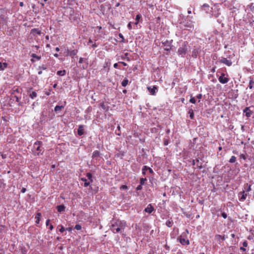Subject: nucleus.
<instances>
[{
	"label": "nucleus",
	"mask_w": 254,
	"mask_h": 254,
	"mask_svg": "<svg viewBox=\"0 0 254 254\" xmlns=\"http://www.w3.org/2000/svg\"><path fill=\"white\" fill-rule=\"evenodd\" d=\"M126 226L127 223L125 220L115 219L112 221L110 229L114 233H117L124 230Z\"/></svg>",
	"instance_id": "1"
},
{
	"label": "nucleus",
	"mask_w": 254,
	"mask_h": 254,
	"mask_svg": "<svg viewBox=\"0 0 254 254\" xmlns=\"http://www.w3.org/2000/svg\"><path fill=\"white\" fill-rule=\"evenodd\" d=\"M42 144V142L41 141H36L33 147L35 149L36 151H37L35 153V155L37 156H39L42 155L43 153V149L41 148V145Z\"/></svg>",
	"instance_id": "2"
},
{
	"label": "nucleus",
	"mask_w": 254,
	"mask_h": 254,
	"mask_svg": "<svg viewBox=\"0 0 254 254\" xmlns=\"http://www.w3.org/2000/svg\"><path fill=\"white\" fill-rule=\"evenodd\" d=\"M187 47L185 45L184 46L180 47L178 49L177 53L179 56H180L181 57H185L187 54Z\"/></svg>",
	"instance_id": "3"
},
{
	"label": "nucleus",
	"mask_w": 254,
	"mask_h": 254,
	"mask_svg": "<svg viewBox=\"0 0 254 254\" xmlns=\"http://www.w3.org/2000/svg\"><path fill=\"white\" fill-rule=\"evenodd\" d=\"M79 64H83L81 68L86 69L87 68L88 66V59L86 58H80L79 60Z\"/></svg>",
	"instance_id": "4"
},
{
	"label": "nucleus",
	"mask_w": 254,
	"mask_h": 254,
	"mask_svg": "<svg viewBox=\"0 0 254 254\" xmlns=\"http://www.w3.org/2000/svg\"><path fill=\"white\" fill-rule=\"evenodd\" d=\"M226 74L224 73H221V75L218 78L219 81L222 84L227 83L229 79L228 77H225ZM228 76V75H227Z\"/></svg>",
	"instance_id": "5"
},
{
	"label": "nucleus",
	"mask_w": 254,
	"mask_h": 254,
	"mask_svg": "<svg viewBox=\"0 0 254 254\" xmlns=\"http://www.w3.org/2000/svg\"><path fill=\"white\" fill-rule=\"evenodd\" d=\"M162 44L164 47V50L166 51H170L171 50L172 43L171 41L166 40L164 42H163Z\"/></svg>",
	"instance_id": "6"
},
{
	"label": "nucleus",
	"mask_w": 254,
	"mask_h": 254,
	"mask_svg": "<svg viewBox=\"0 0 254 254\" xmlns=\"http://www.w3.org/2000/svg\"><path fill=\"white\" fill-rule=\"evenodd\" d=\"M220 62L229 66H231L232 64V63L230 60H229L225 58H222L220 60Z\"/></svg>",
	"instance_id": "7"
},
{
	"label": "nucleus",
	"mask_w": 254,
	"mask_h": 254,
	"mask_svg": "<svg viewBox=\"0 0 254 254\" xmlns=\"http://www.w3.org/2000/svg\"><path fill=\"white\" fill-rule=\"evenodd\" d=\"M248 193L246 192L245 191H243L241 192H240L239 193V196L240 197V200L241 201H244L247 196Z\"/></svg>",
	"instance_id": "8"
},
{
	"label": "nucleus",
	"mask_w": 254,
	"mask_h": 254,
	"mask_svg": "<svg viewBox=\"0 0 254 254\" xmlns=\"http://www.w3.org/2000/svg\"><path fill=\"white\" fill-rule=\"evenodd\" d=\"M178 240L179 242L183 245H188L190 244V241L188 239H186L185 238H182V236H180Z\"/></svg>",
	"instance_id": "9"
},
{
	"label": "nucleus",
	"mask_w": 254,
	"mask_h": 254,
	"mask_svg": "<svg viewBox=\"0 0 254 254\" xmlns=\"http://www.w3.org/2000/svg\"><path fill=\"white\" fill-rule=\"evenodd\" d=\"M147 89L149 91L151 95H154L156 93L157 87L156 86H153L152 87L149 86L147 87Z\"/></svg>",
	"instance_id": "10"
},
{
	"label": "nucleus",
	"mask_w": 254,
	"mask_h": 254,
	"mask_svg": "<svg viewBox=\"0 0 254 254\" xmlns=\"http://www.w3.org/2000/svg\"><path fill=\"white\" fill-rule=\"evenodd\" d=\"M154 210V208H153L151 204H149L147 205V207H146L144 209V211L149 214L151 213Z\"/></svg>",
	"instance_id": "11"
},
{
	"label": "nucleus",
	"mask_w": 254,
	"mask_h": 254,
	"mask_svg": "<svg viewBox=\"0 0 254 254\" xmlns=\"http://www.w3.org/2000/svg\"><path fill=\"white\" fill-rule=\"evenodd\" d=\"M77 53H78L77 50H73L72 51L68 50L67 52L66 56H69L72 58H73L74 56L77 55Z\"/></svg>",
	"instance_id": "12"
},
{
	"label": "nucleus",
	"mask_w": 254,
	"mask_h": 254,
	"mask_svg": "<svg viewBox=\"0 0 254 254\" xmlns=\"http://www.w3.org/2000/svg\"><path fill=\"white\" fill-rule=\"evenodd\" d=\"M146 170H148L150 174H153V171L152 170V169L151 168H150L149 167H147V166H143V168L142 169V174L145 175V171Z\"/></svg>",
	"instance_id": "13"
},
{
	"label": "nucleus",
	"mask_w": 254,
	"mask_h": 254,
	"mask_svg": "<svg viewBox=\"0 0 254 254\" xmlns=\"http://www.w3.org/2000/svg\"><path fill=\"white\" fill-rule=\"evenodd\" d=\"M244 113H245L247 117L249 118L251 116L252 112L250 110V107H246L244 110Z\"/></svg>",
	"instance_id": "14"
},
{
	"label": "nucleus",
	"mask_w": 254,
	"mask_h": 254,
	"mask_svg": "<svg viewBox=\"0 0 254 254\" xmlns=\"http://www.w3.org/2000/svg\"><path fill=\"white\" fill-rule=\"evenodd\" d=\"M83 126L80 125L77 129V133L79 135L81 136L84 134Z\"/></svg>",
	"instance_id": "15"
},
{
	"label": "nucleus",
	"mask_w": 254,
	"mask_h": 254,
	"mask_svg": "<svg viewBox=\"0 0 254 254\" xmlns=\"http://www.w3.org/2000/svg\"><path fill=\"white\" fill-rule=\"evenodd\" d=\"M31 33L34 35L35 34L41 35V31L38 28H34L31 30Z\"/></svg>",
	"instance_id": "16"
},
{
	"label": "nucleus",
	"mask_w": 254,
	"mask_h": 254,
	"mask_svg": "<svg viewBox=\"0 0 254 254\" xmlns=\"http://www.w3.org/2000/svg\"><path fill=\"white\" fill-rule=\"evenodd\" d=\"M65 206L64 205H60L57 206V209L59 212H62L65 210Z\"/></svg>",
	"instance_id": "17"
},
{
	"label": "nucleus",
	"mask_w": 254,
	"mask_h": 254,
	"mask_svg": "<svg viewBox=\"0 0 254 254\" xmlns=\"http://www.w3.org/2000/svg\"><path fill=\"white\" fill-rule=\"evenodd\" d=\"M8 64L6 63H1L0 62V70H3L5 68L7 67Z\"/></svg>",
	"instance_id": "18"
},
{
	"label": "nucleus",
	"mask_w": 254,
	"mask_h": 254,
	"mask_svg": "<svg viewBox=\"0 0 254 254\" xmlns=\"http://www.w3.org/2000/svg\"><path fill=\"white\" fill-rule=\"evenodd\" d=\"M100 107L106 112L108 111L109 109V106L105 105L104 103H101Z\"/></svg>",
	"instance_id": "19"
},
{
	"label": "nucleus",
	"mask_w": 254,
	"mask_h": 254,
	"mask_svg": "<svg viewBox=\"0 0 254 254\" xmlns=\"http://www.w3.org/2000/svg\"><path fill=\"white\" fill-rule=\"evenodd\" d=\"M100 154L99 151L98 150H95L93 152V153L92 154V158H98L100 156Z\"/></svg>",
	"instance_id": "20"
},
{
	"label": "nucleus",
	"mask_w": 254,
	"mask_h": 254,
	"mask_svg": "<svg viewBox=\"0 0 254 254\" xmlns=\"http://www.w3.org/2000/svg\"><path fill=\"white\" fill-rule=\"evenodd\" d=\"M41 216V213L39 212V213H37V214L35 216V218L36 219V224H39Z\"/></svg>",
	"instance_id": "21"
},
{
	"label": "nucleus",
	"mask_w": 254,
	"mask_h": 254,
	"mask_svg": "<svg viewBox=\"0 0 254 254\" xmlns=\"http://www.w3.org/2000/svg\"><path fill=\"white\" fill-rule=\"evenodd\" d=\"M6 21V18L3 14L0 15V23H4Z\"/></svg>",
	"instance_id": "22"
},
{
	"label": "nucleus",
	"mask_w": 254,
	"mask_h": 254,
	"mask_svg": "<svg viewBox=\"0 0 254 254\" xmlns=\"http://www.w3.org/2000/svg\"><path fill=\"white\" fill-rule=\"evenodd\" d=\"M245 191H246L247 192H249L251 190V185H249L248 184H246L245 185Z\"/></svg>",
	"instance_id": "23"
},
{
	"label": "nucleus",
	"mask_w": 254,
	"mask_h": 254,
	"mask_svg": "<svg viewBox=\"0 0 254 254\" xmlns=\"http://www.w3.org/2000/svg\"><path fill=\"white\" fill-rule=\"evenodd\" d=\"M83 182H84V186L87 187L90 185V182H88L87 179L85 178H81V179Z\"/></svg>",
	"instance_id": "24"
},
{
	"label": "nucleus",
	"mask_w": 254,
	"mask_h": 254,
	"mask_svg": "<svg viewBox=\"0 0 254 254\" xmlns=\"http://www.w3.org/2000/svg\"><path fill=\"white\" fill-rule=\"evenodd\" d=\"M64 106H59L57 105L54 109V110L55 112H59L62 109L64 108Z\"/></svg>",
	"instance_id": "25"
},
{
	"label": "nucleus",
	"mask_w": 254,
	"mask_h": 254,
	"mask_svg": "<svg viewBox=\"0 0 254 254\" xmlns=\"http://www.w3.org/2000/svg\"><path fill=\"white\" fill-rule=\"evenodd\" d=\"M57 74L60 76H64L65 74V70H59L57 71Z\"/></svg>",
	"instance_id": "26"
},
{
	"label": "nucleus",
	"mask_w": 254,
	"mask_h": 254,
	"mask_svg": "<svg viewBox=\"0 0 254 254\" xmlns=\"http://www.w3.org/2000/svg\"><path fill=\"white\" fill-rule=\"evenodd\" d=\"M37 96V93L35 91H33L31 93L29 94V96L31 98L34 99Z\"/></svg>",
	"instance_id": "27"
},
{
	"label": "nucleus",
	"mask_w": 254,
	"mask_h": 254,
	"mask_svg": "<svg viewBox=\"0 0 254 254\" xmlns=\"http://www.w3.org/2000/svg\"><path fill=\"white\" fill-rule=\"evenodd\" d=\"M86 177L88 178V179L90 180L91 182H93L92 180V175L90 173H87L86 174Z\"/></svg>",
	"instance_id": "28"
},
{
	"label": "nucleus",
	"mask_w": 254,
	"mask_h": 254,
	"mask_svg": "<svg viewBox=\"0 0 254 254\" xmlns=\"http://www.w3.org/2000/svg\"><path fill=\"white\" fill-rule=\"evenodd\" d=\"M58 228H59V231L61 233H63L65 231V229H64V227L62 225H59L58 226Z\"/></svg>",
	"instance_id": "29"
},
{
	"label": "nucleus",
	"mask_w": 254,
	"mask_h": 254,
	"mask_svg": "<svg viewBox=\"0 0 254 254\" xmlns=\"http://www.w3.org/2000/svg\"><path fill=\"white\" fill-rule=\"evenodd\" d=\"M128 79H124V80L122 82V85L123 87H126L127 85V84H128Z\"/></svg>",
	"instance_id": "30"
},
{
	"label": "nucleus",
	"mask_w": 254,
	"mask_h": 254,
	"mask_svg": "<svg viewBox=\"0 0 254 254\" xmlns=\"http://www.w3.org/2000/svg\"><path fill=\"white\" fill-rule=\"evenodd\" d=\"M236 160V157L234 156H231V157L229 161L230 163H233L235 162Z\"/></svg>",
	"instance_id": "31"
},
{
	"label": "nucleus",
	"mask_w": 254,
	"mask_h": 254,
	"mask_svg": "<svg viewBox=\"0 0 254 254\" xmlns=\"http://www.w3.org/2000/svg\"><path fill=\"white\" fill-rule=\"evenodd\" d=\"M189 114H190V117L191 119H192L194 117V113L192 110H190L189 111Z\"/></svg>",
	"instance_id": "32"
},
{
	"label": "nucleus",
	"mask_w": 254,
	"mask_h": 254,
	"mask_svg": "<svg viewBox=\"0 0 254 254\" xmlns=\"http://www.w3.org/2000/svg\"><path fill=\"white\" fill-rule=\"evenodd\" d=\"M254 84V81L253 80H250L249 84V87L250 89H252L253 88V85Z\"/></svg>",
	"instance_id": "33"
},
{
	"label": "nucleus",
	"mask_w": 254,
	"mask_h": 254,
	"mask_svg": "<svg viewBox=\"0 0 254 254\" xmlns=\"http://www.w3.org/2000/svg\"><path fill=\"white\" fill-rule=\"evenodd\" d=\"M31 57L33 58H35L37 60H40L41 59V57L40 56H37L36 54H32L31 55Z\"/></svg>",
	"instance_id": "34"
},
{
	"label": "nucleus",
	"mask_w": 254,
	"mask_h": 254,
	"mask_svg": "<svg viewBox=\"0 0 254 254\" xmlns=\"http://www.w3.org/2000/svg\"><path fill=\"white\" fill-rule=\"evenodd\" d=\"M140 18H141V16L140 14H137L136 16V18H135L136 22L135 23V24L137 25L138 24L139 20L140 19Z\"/></svg>",
	"instance_id": "35"
},
{
	"label": "nucleus",
	"mask_w": 254,
	"mask_h": 254,
	"mask_svg": "<svg viewBox=\"0 0 254 254\" xmlns=\"http://www.w3.org/2000/svg\"><path fill=\"white\" fill-rule=\"evenodd\" d=\"M146 178H141L140 179V184L141 185H143L144 184V183L146 181Z\"/></svg>",
	"instance_id": "36"
},
{
	"label": "nucleus",
	"mask_w": 254,
	"mask_h": 254,
	"mask_svg": "<svg viewBox=\"0 0 254 254\" xmlns=\"http://www.w3.org/2000/svg\"><path fill=\"white\" fill-rule=\"evenodd\" d=\"M166 225L169 227H171L173 225V222L172 221H167L166 223Z\"/></svg>",
	"instance_id": "37"
},
{
	"label": "nucleus",
	"mask_w": 254,
	"mask_h": 254,
	"mask_svg": "<svg viewBox=\"0 0 254 254\" xmlns=\"http://www.w3.org/2000/svg\"><path fill=\"white\" fill-rule=\"evenodd\" d=\"M216 237L217 238L218 240H219L220 239H221L222 240H225L224 236H222L220 235H216Z\"/></svg>",
	"instance_id": "38"
},
{
	"label": "nucleus",
	"mask_w": 254,
	"mask_h": 254,
	"mask_svg": "<svg viewBox=\"0 0 254 254\" xmlns=\"http://www.w3.org/2000/svg\"><path fill=\"white\" fill-rule=\"evenodd\" d=\"M127 56H128V53H126L125 54L124 56L122 57V59L123 60L127 59V61H130L129 58L128 57H127Z\"/></svg>",
	"instance_id": "39"
},
{
	"label": "nucleus",
	"mask_w": 254,
	"mask_h": 254,
	"mask_svg": "<svg viewBox=\"0 0 254 254\" xmlns=\"http://www.w3.org/2000/svg\"><path fill=\"white\" fill-rule=\"evenodd\" d=\"M74 228L77 230H80L81 229V226L79 224H76L75 225Z\"/></svg>",
	"instance_id": "40"
},
{
	"label": "nucleus",
	"mask_w": 254,
	"mask_h": 254,
	"mask_svg": "<svg viewBox=\"0 0 254 254\" xmlns=\"http://www.w3.org/2000/svg\"><path fill=\"white\" fill-rule=\"evenodd\" d=\"M190 102L192 104H195L196 103V100L194 98V97H191L190 100Z\"/></svg>",
	"instance_id": "41"
},
{
	"label": "nucleus",
	"mask_w": 254,
	"mask_h": 254,
	"mask_svg": "<svg viewBox=\"0 0 254 254\" xmlns=\"http://www.w3.org/2000/svg\"><path fill=\"white\" fill-rule=\"evenodd\" d=\"M121 190H127V185H122L120 187Z\"/></svg>",
	"instance_id": "42"
},
{
	"label": "nucleus",
	"mask_w": 254,
	"mask_h": 254,
	"mask_svg": "<svg viewBox=\"0 0 254 254\" xmlns=\"http://www.w3.org/2000/svg\"><path fill=\"white\" fill-rule=\"evenodd\" d=\"M119 36L120 37V38H121L122 39L121 42H124L125 38H124V37L123 36V35L121 33H119Z\"/></svg>",
	"instance_id": "43"
},
{
	"label": "nucleus",
	"mask_w": 254,
	"mask_h": 254,
	"mask_svg": "<svg viewBox=\"0 0 254 254\" xmlns=\"http://www.w3.org/2000/svg\"><path fill=\"white\" fill-rule=\"evenodd\" d=\"M240 158L241 159H244V160H246V156H245L244 154H241L240 155Z\"/></svg>",
	"instance_id": "44"
},
{
	"label": "nucleus",
	"mask_w": 254,
	"mask_h": 254,
	"mask_svg": "<svg viewBox=\"0 0 254 254\" xmlns=\"http://www.w3.org/2000/svg\"><path fill=\"white\" fill-rule=\"evenodd\" d=\"M39 68L40 69H43V70H46V69H47V67H45V66L44 64H43V65H42L41 66H40L39 67Z\"/></svg>",
	"instance_id": "45"
},
{
	"label": "nucleus",
	"mask_w": 254,
	"mask_h": 254,
	"mask_svg": "<svg viewBox=\"0 0 254 254\" xmlns=\"http://www.w3.org/2000/svg\"><path fill=\"white\" fill-rule=\"evenodd\" d=\"M243 247H247L248 246V242L247 241H245L243 243Z\"/></svg>",
	"instance_id": "46"
},
{
	"label": "nucleus",
	"mask_w": 254,
	"mask_h": 254,
	"mask_svg": "<svg viewBox=\"0 0 254 254\" xmlns=\"http://www.w3.org/2000/svg\"><path fill=\"white\" fill-rule=\"evenodd\" d=\"M142 185H141L140 184L139 185H138L137 188H136V190H142Z\"/></svg>",
	"instance_id": "47"
},
{
	"label": "nucleus",
	"mask_w": 254,
	"mask_h": 254,
	"mask_svg": "<svg viewBox=\"0 0 254 254\" xmlns=\"http://www.w3.org/2000/svg\"><path fill=\"white\" fill-rule=\"evenodd\" d=\"M221 215L224 218V219H226L227 217V214L225 213V212H223L222 214H221Z\"/></svg>",
	"instance_id": "48"
},
{
	"label": "nucleus",
	"mask_w": 254,
	"mask_h": 254,
	"mask_svg": "<svg viewBox=\"0 0 254 254\" xmlns=\"http://www.w3.org/2000/svg\"><path fill=\"white\" fill-rule=\"evenodd\" d=\"M127 27L129 29H132V25H131V22H129L127 25Z\"/></svg>",
	"instance_id": "49"
},
{
	"label": "nucleus",
	"mask_w": 254,
	"mask_h": 254,
	"mask_svg": "<svg viewBox=\"0 0 254 254\" xmlns=\"http://www.w3.org/2000/svg\"><path fill=\"white\" fill-rule=\"evenodd\" d=\"M202 7H203L209 8V5L208 4H207V3H204L202 5Z\"/></svg>",
	"instance_id": "50"
},
{
	"label": "nucleus",
	"mask_w": 254,
	"mask_h": 254,
	"mask_svg": "<svg viewBox=\"0 0 254 254\" xmlns=\"http://www.w3.org/2000/svg\"><path fill=\"white\" fill-rule=\"evenodd\" d=\"M14 97L15 98L16 102H19L20 99L18 97H17V96H14Z\"/></svg>",
	"instance_id": "51"
},
{
	"label": "nucleus",
	"mask_w": 254,
	"mask_h": 254,
	"mask_svg": "<svg viewBox=\"0 0 254 254\" xmlns=\"http://www.w3.org/2000/svg\"><path fill=\"white\" fill-rule=\"evenodd\" d=\"M240 250L243 252H245L246 251V249L243 247H240Z\"/></svg>",
	"instance_id": "52"
},
{
	"label": "nucleus",
	"mask_w": 254,
	"mask_h": 254,
	"mask_svg": "<svg viewBox=\"0 0 254 254\" xmlns=\"http://www.w3.org/2000/svg\"><path fill=\"white\" fill-rule=\"evenodd\" d=\"M196 98L200 99L202 98V94H198L197 96H196Z\"/></svg>",
	"instance_id": "53"
},
{
	"label": "nucleus",
	"mask_w": 254,
	"mask_h": 254,
	"mask_svg": "<svg viewBox=\"0 0 254 254\" xmlns=\"http://www.w3.org/2000/svg\"><path fill=\"white\" fill-rule=\"evenodd\" d=\"M50 222V219H47L46 220V225L47 226L49 225Z\"/></svg>",
	"instance_id": "54"
},
{
	"label": "nucleus",
	"mask_w": 254,
	"mask_h": 254,
	"mask_svg": "<svg viewBox=\"0 0 254 254\" xmlns=\"http://www.w3.org/2000/svg\"><path fill=\"white\" fill-rule=\"evenodd\" d=\"M26 190V189L25 188H23L21 190V192L22 193H24Z\"/></svg>",
	"instance_id": "55"
},
{
	"label": "nucleus",
	"mask_w": 254,
	"mask_h": 254,
	"mask_svg": "<svg viewBox=\"0 0 254 254\" xmlns=\"http://www.w3.org/2000/svg\"><path fill=\"white\" fill-rule=\"evenodd\" d=\"M165 248L166 250H167V251H169L170 250V247L167 245H166L165 246Z\"/></svg>",
	"instance_id": "56"
},
{
	"label": "nucleus",
	"mask_w": 254,
	"mask_h": 254,
	"mask_svg": "<svg viewBox=\"0 0 254 254\" xmlns=\"http://www.w3.org/2000/svg\"><path fill=\"white\" fill-rule=\"evenodd\" d=\"M49 229H50V230H52L54 229V226H53V225H52V224L50 225V226H49Z\"/></svg>",
	"instance_id": "57"
},
{
	"label": "nucleus",
	"mask_w": 254,
	"mask_h": 254,
	"mask_svg": "<svg viewBox=\"0 0 254 254\" xmlns=\"http://www.w3.org/2000/svg\"><path fill=\"white\" fill-rule=\"evenodd\" d=\"M119 63L120 64H123L124 66H127V63L124 62H120Z\"/></svg>",
	"instance_id": "58"
},
{
	"label": "nucleus",
	"mask_w": 254,
	"mask_h": 254,
	"mask_svg": "<svg viewBox=\"0 0 254 254\" xmlns=\"http://www.w3.org/2000/svg\"><path fill=\"white\" fill-rule=\"evenodd\" d=\"M118 63H115V64H114V68H118Z\"/></svg>",
	"instance_id": "59"
},
{
	"label": "nucleus",
	"mask_w": 254,
	"mask_h": 254,
	"mask_svg": "<svg viewBox=\"0 0 254 254\" xmlns=\"http://www.w3.org/2000/svg\"><path fill=\"white\" fill-rule=\"evenodd\" d=\"M192 56L194 58H196V54L194 52H192Z\"/></svg>",
	"instance_id": "60"
},
{
	"label": "nucleus",
	"mask_w": 254,
	"mask_h": 254,
	"mask_svg": "<svg viewBox=\"0 0 254 254\" xmlns=\"http://www.w3.org/2000/svg\"><path fill=\"white\" fill-rule=\"evenodd\" d=\"M164 144L165 145H167L168 144V140H165L164 142Z\"/></svg>",
	"instance_id": "61"
},
{
	"label": "nucleus",
	"mask_w": 254,
	"mask_h": 254,
	"mask_svg": "<svg viewBox=\"0 0 254 254\" xmlns=\"http://www.w3.org/2000/svg\"><path fill=\"white\" fill-rule=\"evenodd\" d=\"M97 47V45H96V43H94V44H92V47H93V48H96Z\"/></svg>",
	"instance_id": "62"
},
{
	"label": "nucleus",
	"mask_w": 254,
	"mask_h": 254,
	"mask_svg": "<svg viewBox=\"0 0 254 254\" xmlns=\"http://www.w3.org/2000/svg\"><path fill=\"white\" fill-rule=\"evenodd\" d=\"M19 5H20L21 7L23 6V5H24V3H23V2H22V1L20 2V3H19Z\"/></svg>",
	"instance_id": "63"
},
{
	"label": "nucleus",
	"mask_w": 254,
	"mask_h": 254,
	"mask_svg": "<svg viewBox=\"0 0 254 254\" xmlns=\"http://www.w3.org/2000/svg\"><path fill=\"white\" fill-rule=\"evenodd\" d=\"M197 167L199 168V169H201L202 168V166H201V165H198V164L197 165Z\"/></svg>",
	"instance_id": "64"
}]
</instances>
